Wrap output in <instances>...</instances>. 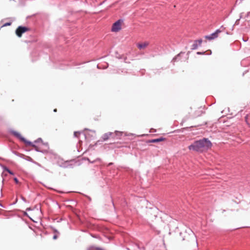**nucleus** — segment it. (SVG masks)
<instances>
[{
  "mask_svg": "<svg viewBox=\"0 0 250 250\" xmlns=\"http://www.w3.org/2000/svg\"><path fill=\"white\" fill-rule=\"evenodd\" d=\"M164 140H165V138L161 137V138H158V139H152V140H150L149 142L150 143H158V142L163 141Z\"/></svg>",
  "mask_w": 250,
  "mask_h": 250,
  "instance_id": "nucleus-7",
  "label": "nucleus"
},
{
  "mask_svg": "<svg viewBox=\"0 0 250 250\" xmlns=\"http://www.w3.org/2000/svg\"><path fill=\"white\" fill-rule=\"evenodd\" d=\"M54 112H57V109H55L54 110Z\"/></svg>",
  "mask_w": 250,
  "mask_h": 250,
  "instance_id": "nucleus-21",
  "label": "nucleus"
},
{
  "mask_svg": "<svg viewBox=\"0 0 250 250\" xmlns=\"http://www.w3.org/2000/svg\"><path fill=\"white\" fill-rule=\"evenodd\" d=\"M148 45L149 42H145L138 43L137 44V46L140 50H142L146 48Z\"/></svg>",
  "mask_w": 250,
  "mask_h": 250,
  "instance_id": "nucleus-5",
  "label": "nucleus"
},
{
  "mask_svg": "<svg viewBox=\"0 0 250 250\" xmlns=\"http://www.w3.org/2000/svg\"><path fill=\"white\" fill-rule=\"evenodd\" d=\"M11 24V22H7V23H5V24H3V25L2 26H9Z\"/></svg>",
  "mask_w": 250,
  "mask_h": 250,
  "instance_id": "nucleus-14",
  "label": "nucleus"
},
{
  "mask_svg": "<svg viewBox=\"0 0 250 250\" xmlns=\"http://www.w3.org/2000/svg\"><path fill=\"white\" fill-rule=\"evenodd\" d=\"M12 133L13 135H14L15 136H16V137H17L18 138H19L20 140H21V141L24 142L25 143H26V144L27 145H29L30 146H32L33 147H34L38 151H39V150L38 149V147L37 146H36L35 145H33L32 143L30 142H28V141H26L25 140V139L21 136V134L20 133L17 132V131H12Z\"/></svg>",
  "mask_w": 250,
  "mask_h": 250,
  "instance_id": "nucleus-2",
  "label": "nucleus"
},
{
  "mask_svg": "<svg viewBox=\"0 0 250 250\" xmlns=\"http://www.w3.org/2000/svg\"><path fill=\"white\" fill-rule=\"evenodd\" d=\"M113 134V133L112 132H107L105 134H104L103 136H102V139L104 140V141H106L107 140H108L110 137Z\"/></svg>",
  "mask_w": 250,
  "mask_h": 250,
  "instance_id": "nucleus-6",
  "label": "nucleus"
},
{
  "mask_svg": "<svg viewBox=\"0 0 250 250\" xmlns=\"http://www.w3.org/2000/svg\"><path fill=\"white\" fill-rule=\"evenodd\" d=\"M54 232L56 233V234H55L53 236V239L55 240L58 238L57 234L59 233V232L57 230H55Z\"/></svg>",
  "mask_w": 250,
  "mask_h": 250,
  "instance_id": "nucleus-12",
  "label": "nucleus"
},
{
  "mask_svg": "<svg viewBox=\"0 0 250 250\" xmlns=\"http://www.w3.org/2000/svg\"><path fill=\"white\" fill-rule=\"evenodd\" d=\"M30 215H31V216H32V215H33V213H32V212L30 213Z\"/></svg>",
  "mask_w": 250,
  "mask_h": 250,
  "instance_id": "nucleus-20",
  "label": "nucleus"
},
{
  "mask_svg": "<svg viewBox=\"0 0 250 250\" xmlns=\"http://www.w3.org/2000/svg\"><path fill=\"white\" fill-rule=\"evenodd\" d=\"M14 181H15V182L17 184H18V183H19V181H18V179H17V178H14Z\"/></svg>",
  "mask_w": 250,
  "mask_h": 250,
  "instance_id": "nucleus-17",
  "label": "nucleus"
},
{
  "mask_svg": "<svg viewBox=\"0 0 250 250\" xmlns=\"http://www.w3.org/2000/svg\"><path fill=\"white\" fill-rule=\"evenodd\" d=\"M194 48H196L197 47V44H193Z\"/></svg>",
  "mask_w": 250,
  "mask_h": 250,
  "instance_id": "nucleus-18",
  "label": "nucleus"
},
{
  "mask_svg": "<svg viewBox=\"0 0 250 250\" xmlns=\"http://www.w3.org/2000/svg\"><path fill=\"white\" fill-rule=\"evenodd\" d=\"M212 144L209 140L206 138L195 141L188 146L190 150L196 152H203L207 150L211 147Z\"/></svg>",
  "mask_w": 250,
  "mask_h": 250,
  "instance_id": "nucleus-1",
  "label": "nucleus"
},
{
  "mask_svg": "<svg viewBox=\"0 0 250 250\" xmlns=\"http://www.w3.org/2000/svg\"><path fill=\"white\" fill-rule=\"evenodd\" d=\"M115 135L117 136H119V135H121L122 134V132H119V131H116L115 132Z\"/></svg>",
  "mask_w": 250,
  "mask_h": 250,
  "instance_id": "nucleus-11",
  "label": "nucleus"
},
{
  "mask_svg": "<svg viewBox=\"0 0 250 250\" xmlns=\"http://www.w3.org/2000/svg\"><path fill=\"white\" fill-rule=\"evenodd\" d=\"M79 134H80V133H79V132H74V135H75V136H76V137H78V136L79 135Z\"/></svg>",
  "mask_w": 250,
  "mask_h": 250,
  "instance_id": "nucleus-16",
  "label": "nucleus"
},
{
  "mask_svg": "<svg viewBox=\"0 0 250 250\" xmlns=\"http://www.w3.org/2000/svg\"><path fill=\"white\" fill-rule=\"evenodd\" d=\"M28 217L30 218V219L33 220V218L31 216H28Z\"/></svg>",
  "mask_w": 250,
  "mask_h": 250,
  "instance_id": "nucleus-19",
  "label": "nucleus"
},
{
  "mask_svg": "<svg viewBox=\"0 0 250 250\" xmlns=\"http://www.w3.org/2000/svg\"><path fill=\"white\" fill-rule=\"evenodd\" d=\"M205 38L208 40H211L213 39V37H212L211 34L209 36H205Z\"/></svg>",
  "mask_w": 250,
  "mask_h": 250,
  "instance_id": "nucleus-10",
  "label": "nucleus"
},
{
  "mask_svg": "<svg viewBox=\"0 0 250 250\" xmlns=\"http://www.w3.org/2000/svg\"><path fill=\"white\" fill-rule=\"evenodd\" d=\"M27 210H30V208H28Z\"/></svg>",
  "mask_w": 250,
  "mask_h": 250,
  "instance_id": "nucleus-23",
  "label": "nucleus"
},
{
  "mask_svg": "<svg viewBox=\"0 0 250 250\" xmlns=\"http://www.w3.org/2000/svg\"><path fill=\"white\" fill-rule=\"evenodd\" d=\"M221 31L219 29H217L214 33L211 34L212 37H213V39L216 38L218 36L219 33H221Z\"/></svg>",
  "mask_w": 250,
  "mask_h": 250,
  "instance_id": "nucleus-8",
  "label": "nucleus"
},
{
  "mask_svg": "<svg viewBox=\"0 0 250 250\" xmlns=\"http://www.w3.org/2000/svg\"><path fill=\"white\" fill-rule=\"evenodd\" d=\"M197 54H201L202 53L201 52H197Z\"/></svg>",
  "mask_w": 250,
  "mask_h": 250,
  "instance_id": "nucleus-22",
  "label": "nucleus"
},
{
  "mask_svg": "<svg viewBox=\"0 0 250 250\" xmlns=\"http://www.w3.org/2000/svg\"><path fill=\"white\" fill-rule=\"evenodd\" d=\"M88 250H103L101 248L94 247H90Z\"/></svg>",
  "mask_w": 250,
  "mask_h": 250,
  "instance_id": "nucleus-9",
  "label": "nucleus"
},
{
  "mask_svg": "<svg viewBox=\"0 0 250 250\" xmlns=\"http://www.w3.org/2000/svg\"><path fill=\"white\" fill-rule=\"evenodd\" d=\"M196 42H198L199 45H200L202 42V40L201 39H200L198 41H196Z\"/></svg>",
  "mask_w": 250,
  "mask_h": 250,
  "instance_id": "nucleus-15",
  "label": "nucleus"
},
{
  "mask_svg": "<svg viewBox=\"0 0 250 250\" xmlns=\"http://www.w3.org/2000/svg\"><path fill=\"white\" fill-rule=\"evenodd\" d=\"M123 22V20H119L115 23H114L112 27V31L114 32H117L119 31L122 28V25Z\"/></svg>",
  "mask_w": 250,
  "mask_h": 250,
  "instance_id": "nucleus-3",
  "label": "nucleus"
},
{
  "mask_svg": "<svg viewBox=\"0 0 250 250\" xmlns=\"http://www.w3.org/2000/svg\"><path fill=\"white\" fill-rule=\"evenodd\" d=\"M29 28L24 26H19L16 30V35L19 37H21L22 34L29 31Z\"/></svg>",
  "mask_w": 250,
  "mask_h": 250,
  "instance_id": "nucleus-4",
  "label": "nucleus"
},
{
  "mask_svg": "<svg viewBox=\"0 0 250 250\" xmlns=\"http://www.w3.org/2000/svg\"><path fill=\"white\" fill-rule=\"evenodd\" d=\"M5 170L7 171L9 173H10L11 175L14 174L8 168H5Z\"/></svg>",
  "mask_w": 250,
  "mask_h": 250,
  "instance_id": "nucleus-13",
  "label": "nucleus"
}]
</instances>
